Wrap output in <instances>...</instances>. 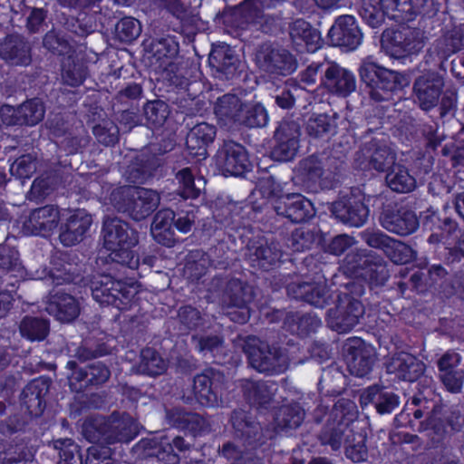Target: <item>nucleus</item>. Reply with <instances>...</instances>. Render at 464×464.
<instances>
[{
    "label": "nucleus",
    "instance_id": "nucleus-35",
    "mask_svg": "<svg viewBox=\"0 0 464 464\" xmlns=\"http://www.w3.org/2000/svg\"><path fill=\"white\" fill-rule=\"evenodd\" d=\"M59 222V208L46 205L32 210L24 227L32 235L48 237L57 228Z\"/></svg>",
    "mask_w": 464,
    "mask_h": 464
},
{
    "label": "nucleus",
    "instance_id": "nucleus-59",
    "mask_svg": "<svg viewBox=\"0 0 464 464\" xmlns=\"http://www.w3.org/2000/svg\"><path fill=\"white\" fill-rule=\"evenodd\" d=\"M383 255L395 265H407L417 259V251L405 242L392 238Z\"/></svg>",
    "mask_w": 464,
    "mask_h": 464
},
{
    "label": "nucleus",
    "instance_id": "nucleus-31",
    "mask_svg": "<svg viewBox=\"0 0 464 464\" xmlns=\"http://www.w3.org/2000/svg\"><path fill=\"white\" fill-rule=\"evenodd\" d=\"M356 79L353 72L336 63H328L325 74L321 77V86L330 93L346 98L356 90Z\"/></svg>",
    "mask_w": 464,
    "mask_h": 464
},
{
    "label": "nucleus",
    "instance_id": "nucleus-33",
    "mask_svg": "<svg viewBox=\"0 0 464 464\" xmlns=\"http://www.w3.org/2000/svg\"><path fill=\"white\" fill-rule=\"evenodd\" d=\"M86 271L85 264H78L67 256L57 257L44 278L50 279L52 284L56 285L72 283L82 286L87 277Z\"/></svg>",
    "mask_w": 464,
    "mask_h": 464
},
{
    "label": "nucleus",
    "instance_id": "nucleus-47",
    "mask_svg": "<svg viewBox=\"0 0 464 464\" xmlns=\"http://www.w3.org/2000/svg\"><path fill=\"white\" fill-rule=\"evenodd\" d=\"M289 35L297 45L304 44L308 50L314 51L320 44V33L304 19H295L289 24Z\"/></svg>",
    "mask_w": 464,
    "mask_h": 464
},
{
    "label": "nucleus",
    "instance_id": "nucleus-40",
    "mask_svg": "<svg viewBox=\"0 0 464 464\" xmlns=\"http://www.w3.org/2000/svg\"><path fill=\"white\" fill-rule=\"evenodd\" d=\"M107 420L110 445L116 442H129L138 435V424L128 414L120 415L118 412H113L107 417Z\"/></svg>",
    "mask_w": 464,
    "mask_h": 464
},
{
    "label": "nucleus",
    "instance_id": "nucleus-9",
    "mask_svg": "<svg viewBox=\"0 0 464 464\" xmlns=\"http://www.w3.org/2000/svg\"><path fill=\"white\" fill-rule=\"evenodd\" d=\"M82 286H89L92 298L100 304L119 309H122L133 296L130 286L106 273L87 275Z\"/></svg>",
    "mask_w": 464,
    "mask_h": 464
},
{
    "label": "nucleus",
    "instance_id": "nucleus-62",
    "mask_svg": "<svg viewBox=\"0 0 464 464\" xmlns=\"http://www.w3.org/2000/svg\"><path fill=\"white\" fill-rule=\"evenodd\" d=\"M61 24L67 32L78 37H86L96 31V24L85 14L63 15Z\"/></svg>",
    "mask_w": 464,
    "mask_h": 464
},
{
    "label": "nucleus",
    "instance_id": "nucleus-3",
    "mask_svg": "<svg viewBox=\"0 0 464 464\" xmlns=\"http://www.w3.org/2000/svg\"><path fill=\"white\" fill-rule=\"evenodd\" d=\"M110 200L113 208L140 221L153 213L160 203V194L150 188L123 186L112 190Z\"/></svg>",
    "mask_w": 464,
    "mask_h": 464
},
{
    "label": "nucleus",
    "instance_id": "nucleus-63",
    "mask_svg": "<svg viewBox=\"0 0 464 464\" xmlns=\"http://www.w3.org/2000/svg\"><path fill=\"white\" fill-rule=\"evenodd\" d=\"M169 115V108L162 100L147 102L143 106V116L146 124L151 128H160L167 121Z\"/></svg>",
    "mask_w": 464,
    "mask_h": 464
},
{
    "label": "nucleus",
    "instance_id": "nucleus-60",
    "mask_svg": "<svg viewBox=\"0 0 464 464\" xmlns=\"http://www.w3.org/2000/svg\"><path fill=\"white\" fill-rule=\"evenodd\" d=\"M198 92L199 88L178 92L172 102L177 105L179 112L189 117L196 116L201 112L204 105V102L198 97Z\"/></svg>",
    "mask_w": 464,
    "mask_h": 464
},
{
    "label": "nucleus",
    "instance_id": "nucleus-19",
    "mask_svg": "<svg viewBox=\"0 0 464 464\" xmlns=\"http://www.w3.org/2000/svg\"><path fill=\"white\" fill-rule=\"evenodd\" d=\"M343 353L351 374L363 377L372 372L376 361L372 345L361 338L353 337L345 341Z\"/></svg>",
    "mask_w": 464,
    "mask_h": 464
},
{
    "label": "nucleus",
    "instance_id": "nucleus-28",
    "mask_svg": "<svg viewBox=\"0 0 464 464\" xmlns=\"http://www.w3.org/2000/svg\"><path fill=\"white\" fill-rule=\"evenodd\" d=\"M384 364L388 373L409 382H416L423 375L426 369L422 361L404 351L392 353Z\"/></svg>",
    "mask_w": 464,
    "mask_h": 464
},
{
    "label": "nucleus",
    "instance_id": "nucleus-8",
    "mask_svg": "<svg viewBox=\"0 0 464 464\" xmlns=\"http://www.w3.org/2000/svg\"><path fill=\"white\" fill-rule=\"evenodd\" d=\"M428 41L425 32L418 27L401 25L382 34V46L388 55L402 59L420 53Z\"/></svg>",
    "mask_w": 464,
    "mask_h": 464
},
{
    "label": "nucleus",
    "instance_id": "nucleus-5",
    "mask_svg": "<svg viewBox=\"0 0 464 464\" xmlns=\"http://www.w3.org/2000/svg\"><path fill=\"white\" fill-rule=\"evenodd\" d=\"M343 266L346 273L363 277L372 286L383 285L390 276L384 258L366 248H356L349 252L343 259Z\"/></svg>",
    "mask_w": 464,
    "mask_h": 464
},
{
    "label": "nucleus",
    "instance_id": "nucleus-51",
    "mask_svg": "<svg viewBox=\"0 0 464 464\" xmlns=\"http://www.w3.org/2000/svg\"><path fill=\"white\" fill-rule=\"evenodd\" d=\"M337 114L328 115L326 113L312 114L306 121V133L315 139L327 138L336 133Z\"/></svg>",
    "mask_w": 464,
    "mask_h": 464
},
{
    "label": "nucleus",
    "instance_id": "nucleus-10",
    "mask_svg": "<svg viewBox=\"0 0 464 464\" xmlns=\"http://www.w3.org/2000/svg\"><path fill=\"white\" fill-rule=\"evenodd\" d=\"M396 152L386 142L372 138L362 144L354 154V163L362 170L387 172L396 163Z\"/></svg>",
    "mask_w": 464,
    "mask_h": 464
},
{
    "label": "nucleus",
    "instance_id": "nucleus-18",
    "mask_svg": "<svg viewBox=\"0 0 464 464\" xmlns=\"http://www.w3.org/2000/svg\"><path fill=\"white\" fill-rule=\"evenodd\" d=\"M444 85V77L437 71H424L416 77L412 91L415 102L418 104L419 108L424 111H430L437 107Z\"/></svg>",
    "mask_w": 464,
    "mask_h": 464
},
{
    "label": "nucleus",
    "instance_id": "nucleus-17",
    "mask_svg": "<svg viewBox=\"0 0 464 464\" xmlns=\"http://www.w3.org/2000/svg\"><path fill=\"white\" fill-rule=\"evenodd\" d=\"M156 445L157 442L153 440L142 441L144 449L153 450L149 455L156 457L164 464H180L181 459H191L194 452L198 450L194 439L182 435H177L169 442L160 444L159 447Z\"/></svg>",
    "mask_w": 464,
    "mask_h": 464
},
{
    "label": "nucleus",
    "instance_id": "nucleus-48",
    "mask_svg": "<svg viewBox=\"0 0 464 464\" xmlns=\"http://www.w3.org/2000/svg\"><path fill=\"white\" fill-rule=\"evenodd\" d=\"M284 325L291 333L305 337L315 333L322 325L321 319L313 314H299L289 312L284 319Z\"/></svg>",
    "mask_w": 464,
    "mask_h": 464
},
{
    "label": "nucleus",
    "instance_id": "nucleus-4",
    "mask_svg": "<svg viewBox=\"0 0 464 464\" xmlns=\"http://www.w3.org/2000/svg\"><path fill=\"white\" fill-rule=\"evenodd\" d=\"M357 406L353 401L347 399L338 400L318 434L321 444L338 450L345 441H350L353 436L350 425L357 418Z\"/></svg>",
    "mask_w": 464,
    "mask_h": 464
},
{
    "label": "nucleus",
    "instance_id": "nucleus-43",
    "mask_svg": "<svg viewBox=\"0 0 464 464\" xmlns=\"http://www.w3.org/2000/svg\"><path fill=\"white\" fill-rule=\"evenodd\" d=\"M192 342L196 350L205 358L213 362L223 363L227 353L223 336L219 334L193 335Z\"/></svg>",
    "mask_w": 464,
    "mask_h": 464
},
{
    "label": "nucleus",
    "instance_id": "nucleus-46",
    "mask_svg": "<svg viewBox=\"0 0 464 464\" xmlns=\"http://www.w3.org/2000/svg\"><path fill=\"white\" fill-rule=\"evenodd\" d=\"M160 166V160L152 155H140L128 166L126 177L130 182L144 183Z\"/></svg>",
    "mask_w": 464,
    "mask_h": 464
},
{
    "label": "nucleus",
    "instance_id": "nucleus-57",
    "mask_svg": "<svg viewBox=\"0 0 464 464\" xmlns=\"http://www.w3.org/2000/svg\"><path fill=\"white\" fill-rule=\"evenodd\" d=\"M211 266L209 256L201 249L192 250L186 258L184 273L191 281H198Z\"/></svg>",
    "mask_w": 464,
    "mask_h": 464
},
{
    "label": "nucleus",
    "instance_id": "nucleus-27",
    "mask_svg": "<svg viewBox=\"0 0 464 464\" xmlns=\"http://www.w3.org/2000/svg\"><path fill=\"white\" fill-rule=\"evenodd\" d=\"M273 208L277 215L283 216L294 223L304 222L314 215L312 202L298 193L285 194L276 198Z\"/></svg>",
    "mask_w": 464,
    "mask_h": 464
},
{
    "label": "nucleus",
    "instance_id": "nucleus-2",
    "mask_svg": "<svg viewBox=\"0 0 464 464\" xmlns=\"http://www.w3.org/2000/svg\"><path fill=\"white\" fill-rule=\"evenodd\" d=\"M234 345L246 355L249 365L258 372L274 375L284 372L288 367L287 358L280 347L270 345L256 336H238Z\"/></svg>",
    "mask_w": 464,
    "mask_h": 464
},
{
    "label": "nucleus",
    "instance_id": "nucleus-7",
    "mask_svg": "<svg viewBox=\"0 0 464 464\" xmlns=\"http://www.w3.org/2000/svg\"><path fill=\"white\" fill-rule=\"evenodd\" d=\"M255 63L262 72L272 78L290 76L298 69V61L294 53L271 43H263L257 47Z\"/></svg>",
    "mask_w": 464,
    "mask_h": 464
},
{
    "label": "nucleus",
    "instance_id": "nucleus-52",
    "mask_svg": "<svg viewBox=\"0 0 464 464\" xmlns=\"http://www.w3.org/2000/svg\"><path fill=\"white\" fill-rule=\"evenodd\" d=\"M82 434L87 440L95 445H110L107 417L98 415L88 418L83 422Z\"/></svg>",
    "mask_w": 464,
    "mask_h": 464
},
{
    "label": "nucleus",
    "instance_id": "nucleus-32",
    "mask_svg": "<svg viewBox=\"0 0 464 464\" xmlns=\"http://www.w3.org/2000/svg\"><path fill=\"white\" fill-rule=\"evenodd\" d=\"M246 256L253 267L269 270L279 262L282 251L275 241L255 238L248 241Z\"/></svg>",
    "mask_w": 464,
    "mask_h": 464
},
{
    "label": "nucleus",
    "instance_id": "nucleus-16",
    "mask_svg": "<svg viewBox=\"0 0 464 464\" xmlns=\"http://www.w3.org/2000/svg\"><path fill=\"white\" fill-rule=\"evenodd\" d=\"M225 375L219 370L207 368L197 374L193 380L194 398L183 396V401L191 404L195 399L200 405L208 408H217L221 399L218 392V385L223 383Z\"/></svg>",
    "mask_w": 464,
    "mask_h": 464
},
{
    "label": "nucleus",
    "instance_id": "nucleus-21",
    "mask_svg": "<svg viewBox=\"0 0 464 464\" xmlns=\"http://www.w3.org/2000/svg\"><path fill=\"white\" fill-rule=\"evenodd\" d=\"M379 221L383 229L401 237L412 234L419 227L415 212L397 205L385 206L380 214Z\"/></svg>",
    "mask_w": 464,
    "mask_h": 464
},
{
    "label": "nucleus",
    "instance_id": "nucleus-64",
    "mask_svg": "<svg viewBox=\"0 0 464 464\" xmlns=\"http://www.w3.org/2000/svg\"><path fill=\"white\" fill-rule=\"evenodd\" d=\"M166 369V362L156 350L145 348L141 351L139 364L140 372L150 376H157L162 374Z\"/></svg>",
    "mask_w": 464,
    "mask_h": 464
},
{
    "label": "nucleus",
    "instance_id": "nucleus-20",
    "mask_svg": "<svg viewBox=\"0 0 464 464\" xmlns=\"http://www.w3.org/2000/svg\"><path fill=\"white\" fill-rule=\"evenodd\" d=\"M301 130L295 121H282L274 133L271 155L277 161H290L297 154Z\"/></svg>",
    "mask_w": 464,
    "mask_h": 464
},
{
    "label": "nucleus",
    "instance_id": "nucleus-49",
    "mask_svg": "<svg viewBox=\"0 0 464 464\" xmlns=\"http://www.w3.org/2000/svg\"><path fill=\"white\" fill-rule=\"evenodd\" d=\"M164 74L165 81L170 86L177 88L178 92L200 87V82L190 80V69L186 62L169 63Z\"/></svg>",
    "mask_w": 464,
    "mask_h": 464
},
{
    "label": "nucleus",
    "instance_id": "nucleus-54",
    "mask_svg": "<svg viewBox=\"0 0 464 464\" xmlns=\"http://www.w3.org/2000/svg\"><path fill=\"white\" fill-rule=\"evenodd\" d=\"M19 332L31 342H41L49 334L50 323L43 317L26 315L19 323Z\"/></svg>",
    "mask_w": 464,
    "mask_h": 464
},
{
    "label": "nucleus",
    "instance_id": "nucleus-36",
    "mask_svg": "<svg viewBox=\"0 0 464 464\" xmlns=\"http://www.w3.org/2000/svg\"><path fill=\"white\" fill-rule=\"evenodd\" d=\"M216 135V126L207 122L197 123L189 130L186 137V147L188 153L198 160H205L208 155V148L213 143Z\"/></svg>",
    "mask_w": 464,
    "mask_h": 464
},
{
    "label": "nucleus",
    "instance_id": "nucleus-22",
    "mask_svg": "<svg viewBox=\"0 0 464 464\" xmlns=\"http://www.w3.org/2000/svg\"><path fill=\"white\" fill-rule=\"evenodd\" d=\"M216 163L225 176L240 177L250 167L246 149L233 140H224L217 152Z\"/></svg>",
    "mask_w": 464,
    "mask_h": 464
},
{
    "label": "nucleus",
    "instance_id": "nucleus-11",
    "mask_svg": "<svg viewBox=\"0 0 464 464\" xmlns=\"http://www.w3.org/2000/svg\"><path fill=\"white\" fill-rule=\"evenodd\" d=\"M329 209L339 222L352 227H362L370 213L365 204V195L359 188H353L350 193L334 201Z\"/></svg>",
    "mask_w": 464,
    "mask_h": 464
},
{
    "label": "nucleus",
    "instance_id": "nucleus-56",
    "mask_svg": "<svg viewBox=\"0 0 464 464\" xmlns=\"http://www.w3.org/2000/svg\"><path fill=\"white\" fill-rule=\"evenodd\" d=\"M304 89L296 81L289 79L278 85L275 90L274 99L276 104L284 110H290L295 107L297 99L304 94Z\"/></svg>",
    "mask_w": 464,
    "mask_h": 464
},
{
    "label": "nucleus",
    "instance_id": "nucleus-25",
    "mask_svg": "<svg viewBox=\"0 0 464 464\" xmlns=\"http://www.w3.org/2000/svg\"><path fill=\"white\" fill-rule=\"evenodd\" d=\"M286 292L288 296L318 308H324L332 300L325 280L293 281L286 285Z\"/></svg>",
    "mask_w": 464,
    "mask_h": 464
},
{
    "label": "nucleus",
    "instance_id": "nucleus-15",
    "mask_svg": "<svg viewBox=\"0 0 464 464\" xmlns=\"http://www.w3.org/2000/svg\"><path fill=\"white\" fill-rule=\"evenodd\" d=\"M223 308L244 309L254 298L252 286L237 278L225 280L220 276H215L208 285L210 292L219 293Z\"/></svg>",
    "mask_w": 464,
    "mask_h": 464
},
{
    "label": "nucleus",
    "instance_id": "nucleus-37",
    "mask_svg": "<svg viewBox=\"0 0 464 464\" xmlns=\"http://www.w3.org/2000/svg\"><path fill=\"white\" fill-rule=\"evenodd\" d=\"M361 401L365 405H373L381 415L392 414L400 406L399 396L380 385H372L365 389L361 395Z\"/></svg>",
    "mask_w": 464,
    "mask_h": 464
},
{
    "label": "nucleus",
    "instance_id": "nucleus-50",
    "mask_svg": "<svg viewBox=\"0 0 464 464\" xmlns=\"http://www.w3.org/2000/svg\"><path fill=\"white\" fill-rule=\"evenodd\" d=\"M387 187L396 193H410L417 188L416 179L401 164L395 163L385 176Z\"/></svg>",
    "mask_w": 464,
    "mask_h": 464
},
{
    "label": "nucleus",
    "instance_id": "nucleus-24",
    "mask_svg": "<svg viewBox=\"0 0 464 464\" xmlns=\"http://www.w3.org/2000/svg\"><path fill=\"white\" fill-rule=\"evenodd\" d=\"M208 63L214 76L220 80H233L243 71V63L235 50L225 44L213 46Z\"/></svg>",
    "mask_w": 464,
    "mask_h": 464
},
{
    "label": "nucleus",
    "instance_id": "nucleus-45",
    "mask_svg": "<svg viewBox=\"0 0 464 464\" xmlns=\"http://www.w3.org/2000/svg\"><path fill=\"white\" fill-rule=\"evenodd\" d=\"M464 49V27L453 26L444 32L434 43V51L441 61Z\"/></svg>",
    "mask_w": 464,
    "mask_h": 464
},
{
    "label": "nucleus",
    "instance_id": "nucleus-58",
    "mask_svg": "<svg viewBox=\"0 0 464 464\" xmlns=\"http://www.w3.org/2000/svg\"><path fill=\"white\" fill-rule=\"evenodd\" d=\"M358 13L369 26L378 28L384 23L388 11L380 0H360Z\"/></svg>",
    "mask_w": 464,
    "mask_h": 464
},
{
    "label": "nucleus",
    "instance_id": "nucleus-34",
    "mask_svg": "<svg viewBox=\"0 0 464 464\" xmlns=\"http://www.w3.org/2000/svg\"><path fill=\"white\" fill-rule=\"evenodd\" d=\"M52 380L48 377H39L31 381L22 391L20 401L32 417L43 414L45 406V397L49 393Z\"/></svg>",
    "mask_w": 464,
    "mask_h": 464
},
{
    "label": "nucleus",
    "instance_id": "nucleus-14",
    "mask_svg": "<svg viewBox=\"0 0 464 464\" xmlns=\"http://www.w3.org/2000/svg\"><path fill=\"white\" fill-rule=\"evenodd\" d=\"M364 313L361 300L338 295L334 307L327 311L326 323L332 330L339 334L347 333L359 324Z\"/></svg>",
    "mask_w": 464,
    "mask_h": 464
},
{
    "label": "nucleus",
    "instance_id": "nucleus-12",
    "mask_svg": "<svg viewBox=\"0 0 464 464\" xmlns=\"http://www.w3.org/2000/svg\"><path fill=\"white\" fill-rule=\"evenodd\" d=\"M66 369L68 384L72 392H82L92 387H99L106 383L111 377V370L102 362H93L81 367L77 362L69 361Z\"/></svg>",
    "mask_w": 464,
    "mask_h": 464
},
{
    "label": "nucleus",
    "instance_id": "nucleus-1",
    "mask_svg": "<svg viewBox=\"0 0 464 464\" xmlns=\"http://www.w3.org/2000/svg\"><path fill=\"white\" fill-rule=\"evenodd\" d=\"M358 73L369 97L376 102L390 101L395 92L409 84L405 74L387 69L368 59L361 63Z\"/></svg>",
    "mask_w": 464,
    "mask_h": 464
},
{
    "label": "nucleus",
    "instance_id": "nucleus-42",
    "mask_svg": "<svg viewBox=\"0 0 464 464\" xmlns=\"http://www.w3.org/2000/svg\"><path fill=\"white\" fill-rule=\"evenodd\" d=\"M241 389L244 398L254 406H266L274 398L276 383L273 382L243 380Z\"/></svg>",
    "mask_w": 464,
    "mask_h": 464
},
{
    "label": "nucleus",
    "instance_id": "nucleus-61",
    "mask_svg": "<svg viewBox=\"0 0 464 464\" xmlns=\"http://www.w3.org/2000/svg\"><path fill=\"white\" fill-rule=\"evenodd\" d=\"M45 113V106L41 99L33 98L26 100L18 106V114L21 126H34L43 121Z\"/></svg>",
    "mask_w": 464,
    "mask_h": 464
},
{
    "label": "nucleus",
    "instance_id": "nucleus-38",
    "mask_svg": "<svg viewBox=\"0 0 464 464\" xmlns=\"http://www.w3.org/2000/svg\"><path fill=\"white\" fill-rule=\"evenodd\" d=\"M175 212L169 208L158 211L151 224V234L154 239L168 247L173 246L179 238L173 228Z\"/></svg>",
    "mask_w": 464,
    "mask_h": 464
},
{
    "label": "nucleus",
    "instance_id": "nucleus-13",
    "mask_svg": "<svg viewBox=\"0 0 464 464\" xmlns=\"http://www.w3.org/2000/svg\"><path fill=\"white\" fill-rule=\"evenodd\" d=\"M229 422L235 438L246 449L256 450L266 443L267 437L263 427L249 411L240 408L233 410Z\"/></svg>",
    "mask_w": 464,
    "mask_h": 464
},
{
    "label": "nucleus",
    "instance_id": "nucleus-30",
    "mask_svg": "<svg viewBox=\"0 0 464 464\" xmlns=\"http://www.w3.org/2000/svg\"><path fill=\"white\" fill-rule=\"evenodd\" d=\"M104 246L114 249L119 246H134L139 242L138 232L119 218H106L102 225Z\"/></svg>",
    "mask_w": 464,
    "mask_h": 464
},
{
    "label": "nucleus",
    "instance_id": "nucleus-29",
    "mask_svg": "<svg viewBox=\"0 0 464 464\" xmlns=\"http://www.w3.org/2000/svg\"><path fill=\"white\" fill-rule=\"evenodd\" d=\"M92 223V216L84 209H76L61 221L59 240L64 246H72L81 243Z\"/></svg>",
    "mask_w": 464,
    "mask_h": 464
},
{
    "label": "nucleus",
    "instance_id": "nucleus-26",
    "mask_svg": "<svg viewBox=\"0 0 464 464\" xmlns=\"http://www.w3.org/2000/svg\"><path fill=\"white\" fill-rule=\"evenodd\" d=\"M0 58L10 66L27 67L33 62V49L23 34L14 33L0 39Z\"/></svg>",
    "mask_w": 464,
    "mask_h": 464
},
{
    "label": "nucleus",
    "instance_id": "nucleus-41",
    "mask_svg": "<svg viewBox=\"0 0 464 464\" xmlns=\"http://www.w3.org/2000/svg\"><path fill=\"white\" fill-rule=\"evenodd\" d=\"M305 412L299 403L284 404L275 411V431L291 433L301 426Z\"/></svg>",
    "mask_w": 464,
    "mask_h": 464
},
{
    "label": "nucleus",
    "instance_id": "nucleus-53",
    "mask_svg": "<svg viewBox=\"0 0 464 464\" xmlns=\"http://www.w3.org/2000/svg\"><path fill=\"white\" fill-rule=\"evenodd\" d=\"M88 74L87 65L79 58L68 55L62 63V81L72 87L81 85Z\"/></svg>",
    "mask_w": 464,
    "mask_h": 464
},
{
    "label": "nucleus",
    "instance_id": "nucleus-44",
    "mask_svg": "<svg viewBox=\"0 0 464 464\" xmlns=\"http://www.w3.org/2000/svg\"><path fill=\"white\" fill-rule=\"evenodd\" d=\"M245 103L233 93H227L217 99L214 111L223 125L238 124Z\"/></svg>",
    "mask_w": 464,
    "mask_h": 464
},
{
    "label": "nucleus",
    "instance_id": "nucleus-6",
    "mask_svg": "<svg viewBox=\"0 0 464 464\" xmlns=\"http://www.w3.org/2000/svg\"><path fill=\"white\" fill-rule=\"evenodd\" d=\"M286 0H246L229 15L237 27L245 28L250 24L277 25L283 19L280 10Z\"/></svg>",
    "mask_w": 464,
    "mask_h": 464
},
{
    "label": "nucleus",
    "instance_id": "nucleus-23",
    "mask_svg": "<svg viewBox=\"0 0 464 464\" xmlns=\"http://www.w3.org/2000/svg\"><path fill=\"white\" fill-rule=\"evenodd\" d=\"M327 37L331 45L353 51L362 44L363 34L355 17L345 14L335 19Z\"/></svg>",
    "mask_w": 464,
    "mask_h": 464
},
{
    "label": "nucleus",
    "instance_id": "nucleus-55",
    "mask_svg": "<svg viewBox=\"0 0 464 464\" xmlns=\"http://www.w3.org/2000/svg\"><path fill=\"white\" fill-rule=\"evenodd\" d=\"M219 456L223 457L229 464H263L262 459L256 456L253 450H245L233 441H227L218 449Z\"/></svg>",
    "mask_w": 464,
    "mask_h": 464
},
{
    "label": "nucleus",
    "instance_id": "nucleus-39",
    "mask_svg": "<svg viewBox=\"0 0 464 464\" xmlns=\"http://www.w3.org/2000/svg\"><path fill=\"white\" fill-rule=\"evenodd\" d=\"M46 311L62 323H71L79 316L80 305L72 295L56 292L51 295Z\"/></svg>",
    "mask_w": 464,
    "mask_h": 464
}]
</instances>
